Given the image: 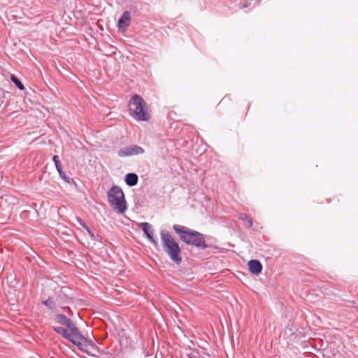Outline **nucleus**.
<instances>
[{
    "mask_svg": "<svg viewBox=\"0 0 358 358\" xmlns=\"http://www.w3.org/2000/svg\"><path fill=\"white\" fill-rule=\"evenodd\" d=\"M53 331L62 336L64 338L76 345L79 350L91 357H96L94 352L99 351V348L91 340L85 337L80 331L69 334L67 329L61 327H54Z\"/></svg>",
    "mask_w": 358,
    "mask_h": 358,
    "instance_id": "obj_1",
    "label": "nucleus"
},
{
    "mask_svg": "<svg viewBox=\"0 0 358 358\" xmlns=\"http://www.w3.org/2000/svg\"><path fill=\"white\" fill-rule=\"evenodd\" d=\"M173 229L178 235L180 240L186 245L200 250L208 248L203 234L180 224L173 225Z\"/></svg>",
    "mask_w": 358,
    "mask_h": 358,
    "instance_id": "obj_2",
    "label": "nucleus"
},
{
    "mask_svg": "<svg viewBox=\"0 0 358 358\" xmlns=\"http://www.w3.org/2000/svg\"><path fill=\"white\" fill-rule=\"evenodd\" d=\"M160 238L164 252L173 263L178 265L180 264L182 262V257L179 243L174 240L171 234L166 230L160 231Z\"/></svg>",
    "mask_w": 358,
    "mask_h": 358,
    "instance_id": "obj_3",
    "label": "nucleus"
},
{
    "mask_svg": "<svg viewBox=\"0 0 358 358\" xmlns=\"http://www.w3.org/2000/svg\"><path fill=\"white\" fill-rule=\"evenodd\" d=\"M129 113L136 120L140 121H147L150 118L148 113L146 111V103L139 95L135 94L132 96L129 103Z\"/></svg>",
    "mask_w": 358,
    "mask_h": 358,
    "instance_id": "obj_4",
    "label": "nucleus"
},
{
    "mask_svg": "<svg viewBox=\"0 0 358 358\" xmlns=\"http://www.w3.org/2000/svg\"><path fill=\"white\" fill-rule=\"evenodd\" d=\"M108 199L110 204L119 213L123 214L127 210V201L120 187L113 185L108 192Z\"/></svg>",
    "mask_w": 358,
    "mask_h": 358,
    "instance_id": "obj_5",
    "label": "nucleus"
},
{
    "mask_svg": "<svg viewBox=\"0 0 358 358\" xmlns=\"http://www.w3.org/2000/svg\"><path fill=\"white\" fill-rule=\"evenodd\" d=\"M144 152L145 150L142 147L136 145H131L120 148L117 153V156L120 157H127L143 155Z\"/></svg>",
    "mask_w": 358,
    "mask_h": 358,
    "instance_id": "obj_6",
    "label": "nucleus"
},
{
    "mask_svg": "<svg viewBox=\"0 0 358 358\" xmlns=\"http://www.w3.org/2000/svg\"><path fill=\"white\" fill-rule=\"evenodd\" d=\"M55 320L57 323L62 326H66L71 331L69 332V334H73L74 332H77V329H78L76 324L70 318H69L64 314H56Z\"/></svg>",
    "mask_w": 358,
    "mask_h": 358,
    "instance_id": "obj_7",
    "label": "nucleus"
},
{
    "mask_svg": "<svg viewBox=\"0 0 358 358\" xmlns=\"http://www.w3.org/2000/svg\"><path fill=\"white\" fill-rule=\"evenodd\" d=\"M52 162L55 166L59 176V177L64 180L66 183L73 184L75 183V180L73 178L69 177L66 175V173L63 171L62 164L59 161V157L57 155H54L52 157Z\"/></svg>",
    "mask_w": 358,
    "mask_h": 358,
    "instance_id": "obj_8",
    "label": "nucleus"
},
{
    "mask_svg": "<svg viewBox=\"0 0 358 358\" xmlns=\"http://www.w3.org/2000/svg\"><path fill=\"white\" fill-rule=\"evenodd\" d=\"M139 225L147 238L154 245H157L158 242L154 237V229L152 226L148 222H141Z\"/></svg>",
    "mask_w": 358,
    "mask_h": 358,
    "instance_id": "obj_9",
    "label": "nucleus"
},
{
    "mask_svg": "<svg viewBox=\"0 0 358 358\" xmlns=\"http://www.w3.org/2000/svg\"><path fill=\"white\" fill-rule=\"evenodd\" d=\"M131 22V14L130 12L126 10L124 11L121 17L119 18L117 22L118 28L127 29Z\"/></svg>",
    "mask_w": 358,
    "mask_h": 358,
    "instance_id": "obj_10",
    "label": "nucleus"
},
{
    "mask_svg": "<svg viewBox=\"0 0 358 358\" xmlns=\"http://www.w3.org/2000/svg\"><path fill=\"white\" fill-rule=\"evenodd\" d=\"M248 269L252 274L259 275L262 271V265L259 260L252 259L249 261Z\"/></svg>",
    "mask_w": 358,
    "mask_h": 358,
    "instance_id": "obj_11",
    "label": "nucleus"
},
{
    "mask_svg": "<svg viewBox=\"0 0 358 358\" xmlns=\"http://www.w3.org/2000/svg\"><path fill=\"white\" fill-rule=\"evenodd\" d=\"M138 177L136 173H129L125 175L124 182L129 187H134L137 185Z\"/></svg>",
    "mask_w": 358,
    "mask_h": 358,
    "instance_id": "obj_12",
    "label": "nucleus"
},
{
    "mask_svg": "<svg viewBox=\"0 0 358 358\" xmlns=\"http://www.w3.org/2000/svg\"><path fill=\"white\" fill-rule=\"evenodd\" d=\"M238 218L246 224V227L250 228L253 224L252 219L245 213H240Z\"/></svg>",
    "mask_w": 358,
    "mask_h": 358,
    "instance_id": "obj_13",
    "label": "nucleus"
},
{
    "mask_svg": "<svg viewBox=\"0 0 358 358\" xmlns=\"http://www.w3.org/2000/svg\"><path fill=\"white\" fill-rule=\"evenodd\" d=\"M10 80L15 84V85L18 90L21 91L24 90V85L20 81V80L18 78H17L15 75L12 74L10 76Z\"/></svg>",
    "mask_w": 358,
    "mask_h": 358,
    "instance_id": "obj_14",
    "label": "nucleus"
},
{
    "mask_svg": "<svg viewBox=\"0 0 358 358\" xmlns=\"http://www.w3.org/2000/svg\"><path fill=\"white\" fill-rule=\"evenodd\" d=\"M42 304L46 306L50 310H54L55 308V303L51 298H48L46 300L42 301Z\"/></svg>",
    "mask_w": 358,
    "mask_h": 358,
    "instance_id": "obj_15",
    "label": "nucleus"
},
{
    "mask_svg": "<svg viewBox=\"0 0 358 358\" xmlns=\"http://www.w3.org/2000/svg\"><path fill=\"white\" fill-rule=\"evenodd\" d=\"M76 220L84 229L87 228L88 226L80 217H76Z\"/></svg>",
    "mask_w": 358,
    "mask_h": 358,
    "instance_id": "obj_16",
    "label": "nucleus"
},
{
    "mask_svg": "<svg viewBox=\"0 0 358 358\" xmlns=\"http://www.w3.org/2000/svg\"><path fill=\"white\" fill-rule=\"evenodd\" d=\"M85 229L87 231V234L90 235L91 238L93 240H95V235L93 233V231L90 229V228L89 227H87V228H86Z\"/></svg>",
    "mask_w": 358,
    "mask_h": 358,
    "instance_id": "obj_17",
    "label": "nucleus"
},
{
    "mask_svg": "<svg viewBox=\"0 0 358 358\" xmlns=\"http://www.w3.org/2000/svg\"><path fill=\"white\" fill-rule=\"evenodd\" d=\"M249 5H250V3H243V4H240V8H247L248 6H249Z\"/></svg>",
    "mask_w": 358,
    "mask_h": 358,
    "instance_id": "obj_18",
    "label": "nucleus"
},
{
    "mask_svg": "<svg viewBox=\"0 0 358 358\" xmlns=\"http://www.w3.org/2000/svg\"><path fill=\"white\" fill-rule=\"evenodd\" d=\"M187 358H196L194 355H187Z\"/></svg>",
    "mask_w": 358,
    "mask_h": 358,
    "instance_id": "obj_19",
    "label": "nucleus"
},
{
    "mask_svg": "<svg viewBox=\"0 0 358 358\" xmlns=\"http://www.w3.org/2000/svg\"><path fill=\"white\" fill-rule=\"evenodd\" d=\"M356 309H357V310L358 311V306H356Z\"/></svg>",
    "mask_w": 358,
    "mask_h": 358,
    "instance_id": "obj_20",
    "label": "nucleus"
}]
</instances>
